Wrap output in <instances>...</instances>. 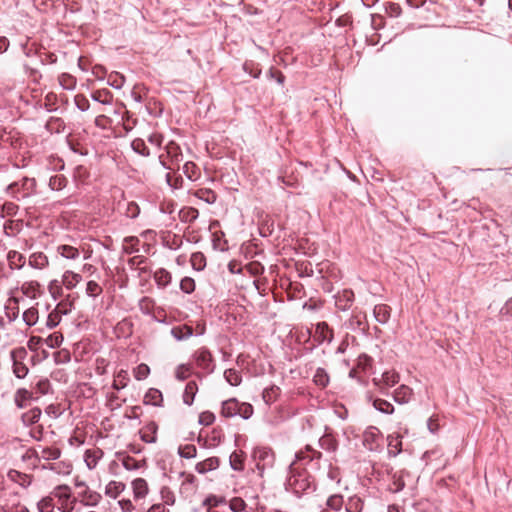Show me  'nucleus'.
<instances>
[{
  "label": "nucleus",
  "instance_id": "obj_1",
  "mask_svg": "<svg viewBox=\"0 0 512 512\" xmlns=\"http://www.w3.org/2000/svg\"><path fill=\"white\" fill-rule=\"evenodd\" d=\"M288 489L295 495L310 494L315 490V483L309 472L301 468L296 462L290 466V475L287 480Z\"/></svg>",
  "mask_w": 512,
  "mask_h": 512
},
{
  "label": "nucleus",
  "instance_id": "obj_2",
  "mask_svg": "<svg viewBox=\"0 0 512 512\" xmlns=\"http://www.w3.org/2000/svg\"><path fill=\"white\" fill-rule=\"evenodd\" d=\"M254 413L253 406L248 402H240L237 398H229L222 402L220 415L224 418L240 416L249 419Z\"/></svg>",
  "mask_w": 512,
  "mask_h": 512
},
{
  "label": "nucleus",
  "instance_id": "obj_3",
  "mask_svg": "<svg viewBox=\"0 0 512 512\" xmlns=\"http://www.w3.org/2000/svg\"><path fill=\"white\" fill-rule=\"evenodd\" d=\"M51 494L54 496L57 507L61 512H73L78 498L73 495L69 486L59 485L53 489Z\"/></svg>",
  "mask_w": 512,
  "mask_h": 512
},
{
  "label": "nucleus",
  "instance_id": "obj_4",
  "mask_svg": "<svg viewBox=\"0 0 512 512\" xmlns=\"http://www.w3.org/2000/svg\"><path fill=\"white\" fill-rule=\"evenodd\" d=\"M182 160V151L180 146L170 141L165 146V153L159 155V161L166 169L174 171L179 169V163Z\"/></svg>",
  "mask_w": 512,
  "mask_h": 512
},
{
  "label": "nucleus",
  "instance_id": "obj_5",
  "mask_svg": "<svg viewBox=\"0 0 512 512\" xmlns=\"http://www.w3.org/2000/svg\"><path fill=\"white\" fill-rule=\"evenodd\" d=\"M42 411L40 408L35 407L25 412L21 416V420L25 426L31 427L30 435L35 440H41L44 434V427L42 424H39V420L41 418Z\"/></svg>",
  "mask_w": 512,
  "mask_h": 512
},
{
  "label": "nucleus",
  "instance_id": "obj_6",
  "mask_svg": "<svg viewBox=\"0 0 512 512\" xmlns=\"http://www.w3.org/2000/svg\"><path fill=\"white\" fill-rule=\"evenodd\" d=\"M36 188V181L33 178L24 177L8 185L7 193L14 198L28 197Z\"/></svg>",
  "mask_w": 512,
  "mask_h": 512
},
{
  "label": "nucleus",
  "instance_id": "obj_7",
  "mask_svg": "<svg viewBox=\"0 0 512 512\" xmlns=\"http://www.w3.org/2000/svg\"><path fill=\"white\" fill-rule=\"evenodd\" d=\"M27 356L28 353L24 347L15 348L10 353L13 374L19 379L24 378L29 372V369L24 362Z\"/></svg>",
  "mask_w": 512,
  "mask_h": 512
},
{
  "label": "nucleus",
  "instance_id": "obj_8",
  "mask_svg": "<svg viewBox=\"0 0 512 512\" xmlns=\"http://www.w3.org/2000/svg\"><path fill=\"white\" fill-rule=\"evenodd\" d=\"M77 486L81 488V490L77 493L78 500L85 506H96L102 499V496L96 492L91 490L84 483H78Z\"/></svg>",
  "mask_w": 512,
  "mask_h": 512
},
{
  "label": "nucleus",
  "instance_id": "obj_9",
  "mask_svg": "<svg viewBox=\"0 0 512 512\" xmlns=\"http://www.w3.org/2000/svg\"><path fill=\"white\" fill-rule=\"evenodd\" d=\"M194 359L196 362V365L200 368L205 370L207 373H212L214 371V363H213V357L210 351L206 348H200L198 349L194 354Z\"/></svg>",
  "mask_w": 512,
  "mask_h": 512
},
{
  "label": "nucleus",
  "instance_id": "obj_10",
  "mask_svg": "<svg viewBox=\"0 0 512 512\" xmlns=\"http://www.w3.org/2000/svg\"><path fill=\"white\" fill-rule=\"evenodd\" d=\"M373 382L381 390L388 389L399 382V374L395 371L384 372L381 378H374Z\"/></svg>",
  "mask_w": 512,
  "mask_h": 512
},
{
  "label": "nucleus",
  "instance_id": "obj_11",
  "mask_svg": "<svg viewBox=\"0 0 512 512\" xmlns=\"http://www.w3.org/2000/svg\"><path fill=\"white\" fill-rule=\"evenodd\" d=\"M158 425L155 421H149L140 430L139 435L142 441L154 443L157 439Z\"/></svg>",
  "mask_w": 512,
  "mask_h": 512
},
{
  "label": "nucleus",
  "instance_id": "obj_12",
  "mask_svg": "<svg viewBox=\"0 0 512 512\" xmlns=\"http://www.w3.org/2000/svg\"><path fill=\"white\" fill-rule=\"evenodd\" d=\"M225 504V498L215 495H209L203 501V506L206 508V512H226L224 509Z\"/></svg>",
  "mask_w": 512,
  "mask_h": 512
},
{
  "label": "nucleus",
  "instance_id": "obj_13",
  "mask_svg": "<svg viewBox=\"0 0 512 512\" xmlns=\"http://www.w3.org/2000/svg\"><path fill=\"white\" fill-rule=\"evenodd\" d=\"M380 438V431L375 427H370L363 434V443L368 449L374 450L379 446Z\"/></svg>",
  "mask_w": 512,
  "mask_h": 512
},
{
  "label": "nucleus",
  "instance_id": "obj_14",
  "mask_svg": "<svg viewBox=\"0 0 512 512\" xmlns=\"http://www.w3.org/2000/svg\"><path fill=\"white\" fill-rule=\"evenodd\" d=\"M333 338V331L326 322H320L316 325L314 339L318 342L331 341Z\"/></svg>",
  "mask_w": 512,
  "mask_h": 512
},
{
  "label": "nucleus",
  "instance_id": "obj_15",
  "mask_svg": "<svg viewBox=\"0 0 512 512\" xmlns=\"http://www.w3.org/2000/svg\"><path fill=\"white\" fill-rule=\"evenodd\" d=\"M354 301V292L345 289L336 296V306L341 310H347Z\"/></svg>",
  "mask_w": 512,
  "mask_h": 512
},
{
  "label": "nucleus",
  "instance_id": "obj_16",
  "mask_svg": "<svg viewBox=\"0 0 512 512\" xmlns=\"http://www.w3.org/2000/svg\"><path fill=\"white\" fill-rule=\"evenodd\" d=\"M104 453L99 448H93L86 450L84 454V460L89 469H94L98 461L103 457Z\"/></svg>",
  "mask_w": 512,
  "mask_h": 512
},
{
  "label": "nucleus",
  "instance_id": "obj_17",
  "mask_svg": "<svg viewBox=\"0 0 512 512\" xmlns=\"http://www.w3.org/2000/svg\"><path fill=\"white\" fill-rule=\"evenodd\" d=\"M220 460L217 457H209L196 464L195 470L200 474H205L219 467Z\"/></svg>",
  "mask_w": 512,
  "mask_h": 512
},
{
  "label": "nucleus",
  "instance_id": "obj_18",
  "mask_svg": "<svg viewBox=\"0 0 512 512\" xmlns=\"http://www.w3.org/2000/svg\"><path fill=\"white\" fill-rule=\"evenodd\" d=\"M132 489L135 499H142L144 498L148 492L149 487L145 479L143 478H137L132 481Z\"/></svg>",
  "mask_w": 512,
  "mask_h": 512
},
{
  "label": "nucleus",
  "instance_id": "obj_19",
  "mask_svg": "<svg viewBox=\"0 0 512 512\" xmlns=\"http://www.w3.org/2000/svg\"><path fill=\"white\" fill-rule=\"evenodd\" d=\"M408 475V473L404 470H400L392 474L391 484H389V490L393 493H397L401 491L405 486L404 477Z\"/></svg>",
  "mask_w": 512,
  "mask_h": 512
},
{
  "label": "nucleus",
  "instance_id": "obj_20",
  "mask_svg": "<svg viewBox=\"0 0 512 512\" xmlns=\"http://www.w3.org/2000/svg\"><path fill=\"white\" fill-rule=\"evenodd\" d=\"M36 456L43 460H56L61 455V450L57 447H41L40 451L34 450Z\"/></svg>",
  "mask_w": 512,
  "mask_h": 512
},
{
  "label": "nucleus",
  "instance_id": "obj_21",
  "mask_svg": "<svg viewBox=\"0 0 512 512\" xmlns=\"http://www.w3.org/2000/svg\"><path fill=\"white\" fill-rule=\"evenodd\" d=\"M22 293L32 299H35L41 293V285L37 281H27L21 286Z\"/></svg>",
  "mask_w": 512,
  "mask_h": 512
},
{
  "label": "nucleus",
  "instance_id": "obj_22",
  "mask_svg": "<svg viewBox=\"0 0 512 512\" xmlns=\"http://www.w3.org/2000/svg\"><path fill=\"white\" fill-rule=\"evenodd\" d=\"M413 395L412 389L406 385L399 386L395 391L393 398L399 404L408 403Z\"/></svg>",
  "mask_w": 512,
  "mask_h": 512
},
{
  "label": "nucleus",
  "instance_id": "obj_23",
  "mask_svg": "<svg viewBox=\"0 0 512 512\" xmlns=\"http://www.w3.org/2000/svg\"><path fill=\"white\" fill-rule=\"evenodd\" d=\"M126 488V485L120 481H110L105 487V495L116 499Z\"/></svg>",
  "mask_w": 512,
  "mask_h": 512
},
{
  "label": "nucleus",
  "instance_id": "obj_24",
  "mask_svg": "<svg viewBox=\"0 0 512 512\" xmlns=\"http://www.w3.org/2000/svg\"><path fill=\"white\" fill-rule=\"evenodd\" d=\"M373 314L379 323L384 324L390 318L391 308L386 304H378L374 307Z\"/></svg>",
  "mask_w": 512,
  "mask_h": 512
},
{
  "label": "nucleus",
  "instance_id": "obj_25",
  "mask_svg": "<svg viewBox=\"0 0 512 512\" xmlns=\"http://www.w3.org/2000/svg\"><path fill=\"white\" fill-rule=\"evenodd\" d=\"M7 261L11 269H20L24 266L26 259L18 251L11 250L7 254Z\"/></svg>",
  "mask_w": 512,
  "mask_h": 512
},
{
  "label": "nucleus",
  "instance_id": "obj_26",
  "mask_svg": "<svg viewBox=\"0 0 512 512\" xmlns=\"http://www.w3.org/2000/svg\"><path fill=\"white\" fill-rule=\"evenodd\" d=\"M32 399H34V392L25 388L18 389L14 395V402L19 408H23L25 403Z\"/></svg>",
  "mask_w": 512,
  "mask_h": 512
},
{
  "label": "nucleus",
  "instance_id": "obj_27",
  "mask_svg": "<svg viewBox=\"0 0 512 512\" xmlns=\"http://www.w3.org/2000/svg\"><path fill=\"white\" fill-rule=\"evenodd\" d=\"M49 264L48 257L42 252H35L29 257V265L36 269H43Z\"/></svg>",
  "mask_w": 512,
  "mask_h": 512
},
{
  "label": "nucleus",
  "instance_id": "obj_28",
  "mask_svg": "<svg viewBox=\"0 0 512 512\" xmlns=\"http://www.w3.org/2000/svg\"><path fill=\"white\" fill-rule=\"evenodd\" d=\"M349 325L354 330L365 331L367 328L366 314L364 312L353 314L349 320Z\"/></svg>",
  "mask_w": 512,
  "mask_h": 512
},
{
  "label": "nucleus",
  "instance_id": "obj_29",
  "mask_svg": "<svg viewBox=\"0 0 512 512\" xmlns=\"http://www.w3.org/2000/svg\"><path fill=\"white\" fill-rule=\"evenodd\" d=\"M198 392V386L195 381H189L186 384L184 393H183V402L187 405H192L195 399V396Z\"/></svg>",
  "mask_w": 512,
  "mask_h": 512
},
{
  "label": "nucleus",
  "instance_id": "obj_30",
  "mask_svg": "<svg viewBox=\"0 0 512 512\" xmlns=\"http://www.w3.org/2000/svg\"><path fill=\"white\" fill-rule=\"evenodd\" d=\"M184 175L192 180L196 181L201 176L200 168L192 161H187L183 166Z\"/></svg>",
  "mask_w": 512,
  "mask_h": 512
},
{
  "label": "nucleus",
  "instance_id": "obj_31",
  "mask_svg": "<svg viewBox=\"0 0 512 512\" xmlns=\"http://www.w3.org/2000/svg\"><path fill=\"white\" fill-rule=\"evenodd\" d=\"M280 392L281 390L278 386L271 385L263 390L262 398L266 404L270 405L278 399Z\"/></svg>",
  "mask_w": 512,
  "mask_h": 512
},
{
  "label": "nucleus",
  "instance_id": "obj_32",
  "mask_svg": "<svg viewBox=\"0 0 512 512\" xmlns=\"http://www.w3.org/2000/svg\"><path fill=\"white\" fill-rule=\"evenodd\" d=\"M154 280L158 286L166 287L170 284L172 275L166 269L160 268L154 273Z\"/></svg>",
  "mask_w": 512,
  "mask_h": 512
},
{
  "label": "nucleus",
  "instance_id": "obj_33",
  "mask_svg": "<svg viewBox=\"0 0 512 512\" xmlns=\"http://www.w3.org/2000/svg\"><path fill=\"white\" fill-rule=\"evenodd\" d=\"M81 275L72 271H66L62 277V283L67 289H73L80 281Z\"/></svg>",
  "mask_w": 512,
  "mask_h": 512
},
{
  "label": "nucleus",
  "instance_id": "obj_34",
  "mask_svg": "<svg viewBox=\"0 0 512 512\" xmlns=\"http://www.w3.org/2000/svg\"><path fill=\"white\" fill-rule=\"evenodd\" d=\"M22 227L23 222L21 220H8L4 223L3 229L6 235L14 236L22 230Z\"/></svg>",
  "mask_w": 512,
  "mask_h": 512
},
{
  "label": "nucleus",
  "instance_id": "obj_35",
  "mask_svg": "<svg viewBox=\"0 0 512 512\" xmlns=\"http://www.w3.org/2000/svg\"><path fill=\"white\" fill-rule=\"evenodd\" d=\"M57 253L66 259H76L79 257V250L71 245H59Z\"/></svg>",
  "mask_w": 512,
  "mask_h": 512
},
{
  "label": "nucleus",
  "instance_id": "obj_36",
  "mask_svg": "<svg viewBox=\"0 0 512 512\" xmlns=\"http://www.w3.org/2000/svg\"><path fill=\"white\" fill-rule=\"evenodd\" d=\"M128 381H129V375H128L127 370L121 369L115 375L112 387L116 390L123 389L127 386Z\"/></svg>",
  "mask_w": 512,
  "mask_h": 512
},
{
  "label": "nucleus",
  "instance_id": "obj_37",
  "mask_svg": "<svg viewBox=\"0 0 512 512\" xmlns=\"http://www.w3.org/2000/svg\"><path fill=\"white\" fill-rule=\"evenodd\" d=\"M388 448L389 453L396 456L402 451V441L400 435H389L388 436Z\"/></svg>",
  "mask_w": 512,
  "mask_h": 512
},
{
  "label": "nucleus",
  "instance_id": "obj_38",
  "mask_svg": "<svg viewBox=\"0 0 512 512\" xmlns=\"http://www.w3.org/2000/svg\"><path fill=\"white\" fill-rule=\"evenodd\" d=\"M163 401L162 393L158 389L151 388L144 396V402L152 405H160Z\"/></svg>",
  "mask_w": 512,
  "mask_h": 512
},
{
  "label": "nucleus",
  "instance_id": "obj_39",
  "mask_svg": "<svg viewBox=\"0 0 512 512\" xmlns=\"http://www.w3.org/2000/svg\"><path fill=\"white\" fill-rule=\"evenodd\" d=\"M171 334L177 340L187 339L188 337H190L193 334V328L188 325L174 327L171 330Z\"/></svg>",
  "mask_w": 512,
  "mask_h": 512
},
{
  "label": "nucleus",
  "instance_id": "obj_40",
  "mask_svg": "<svg viewBox=\"0 0 512 512\" xmlns=\"http://www.w3.org/2000/svg\"><path fill=\"white\" fill-rule=\"evenodd\" d=\"M92 98L102 104H110L113 100V95L107 89H100L93 92Z\"/></svg>",
  "mask_w": 512,
  "mask_h": 512
},
{
  "label": "nucleus",
  "instance_id": "obj_41",
  "mask_svg": "<svg viewBox=\"0 0 512 512\" xmlns=\"http://www.w3.org/2000/svg\"><path fill=\"white\" fill-rule=\"evenodd\" d=\"M192 374V366L190 364H180L175 368L174 375L176 379L184 381Z\"/></svg>",
  "mask_w": 512,
  "mask_h": 512
},
{
  "label": "nucleus",
  "instance_id": "obj_42",
  "mask_svg": "<svg viewBox=\"0 0 512 512\" xmlns=\"http://www.w3.org/2000/svg\"><path fill=\"white\" fill-rule=\"evenodd\" d=\"M139 239L134 236L126 237L123 241V251L127 254L138 252Z\"/></svg>",
  "mask_w": 512,
  "mask_h": 512
},
{
  "label": "nucleus",
  "instance_id": "obj_43",
  "mask_svg": "<svg viewBox=\"0 0 512 512\" xmlns=\"http://www.w3.org/2000/svg\"><path fill=\"white\" fill-rule=\"evenodd\" d=\"M226 381L232 386H238L242 382V376L239 371L235 369H227L224 372Z\"/></svg>",
  "mask_w": 512,
  "mask_h": 512
},
{
  "label": "nucleus",
  "instance_id": "obj_44",
  "mask_svg": "<svg viewBox=\"0 0 512 512\" xmlns=\"http://www.w3.org/2000/svg\"><path fill=\"white\" fill-rule=\"evenodd\" d=\"M230 465L234 470L241 471L244 468V454L243 452L234 451L230 455Z\"/></svg>",
  "mask_w": 512,
  "mask_h": 512
},
{
  "label": "nucleus",
  "instance_id": "obj_45",
  "mask_svg": "<svg viewBox=\"0 0 512 512\" xmlns=\"http://www.w3.org/2000/svg\"><path fill=\"white\" fill-rule=\"evenodd\" d=\"M59 84L67 90H72L76 86V78L68 73H62L58 77Z\"/></svg>",
  "mask_w": 512,
  "mask_h": 512
},
{
  "label": "nucleus",
  "instance_id": "obj_46",
  "mask_svg": "<svg viewBox=\"0 0 512 512\" xmlns=\"http://www.w3.org/2000/svg\"><path fill=\"white\" fill-rule=\"evenodd\" d=\"M363 509V501L358 496H352L348 499L346 504L347 512H361Z\"/></svg>",
  "mask_w": 512,
  "mask_h": 512
},
{
  "label": "nucleus",
  "instance_id": "obj_47",
  "mask_svg": "<svg viewBox=\"0 0 512 512\" xmlns=\"http://www.w3.org/2000/svg\"><path fill=\"white\" fill-rule=\"evenodd\" d=\"M54 496L51 494V496H47L42 498L38 502V509L40 512H53L55 503H54Z\"/></svg>",
  "mask_w": 512,
  "mask_h": 512
},
{
  "label": "nucleus",
  "instance_id": "obj_48",
  "mask_svg": "<svg viewBox=\"0 0 512 512\" xmlns=\"http://www.w3.org/2000/svg\"><path fill=\"white\" fill-rule=\"evenodd\" d=\"M313 381L318 386L326 387L329 383V376L323 368H318L314 374Z\"/></svg>",
  "mask_w": 512,
  "mask_h": 512
},
{
  "label": "nucleus",
  "instance_id": "obj_49",
  "mask_svg": "<svg viewBox=\"0 0 512 512\" xmlns=\"http://www.w3.org/2000/svg\"><path fill=\"white\" fill-rule=\"evenodd\" d=\"M373 406L386 414H392L394 412V406L387 400L384 399H375L373 402Z\"/></svg>",
  "mask_w": 512,
  "mask_h": 512
},
{
  "label": "nucleus",
  "instance_id": "obj_50",
  "mask_svg": "<svg viewBox=\"0 0 512 512\" xmlns=\"http://www.w3.org/2000/svg\"><path fill=\"white\" fill-rule=\"evenodd\" d=\"M182 488H190V489H196L197 488V478L192 473L182 472Z\"/></svg>",
  "mask_w": 512,
  "mask_h": 512
},
{
  "label": "nucleus",
  "instance_id": "obj_51",
  "mask_svg": "<svg viewBox=\"0 0 512 512\" xmlns=\"http://www.w3.org/2000/svg\"><path fill=\"white\" fill-rule=\"evenodd\" d=\"M178 453L183 458L191 459V458L196 457L197 448L193 444H186L184 446L179 447Z\"/></svg>",
  "mask_w": 512,
  "mask_h": 512
},
{
  "label": "nucleus",
  "instance_id": "obj_52",
  "mask_svg": "<svg viewBox=\"0 0 512 512\" xmlns=\"http://www.w3.org/2000/svg\"><path fill=\"white\" fill-rule=\"evenodd\" d=\"M198 215V210L192 207L184 208L180 211V218L184 222H193L197 219Z\"/></svg>",
  "mask_w": 512,
  "mask_h": 512
},
{
  "label": "nucleus",
  "instance_id": "obj_53",
  "mask_svg": "<svg viewBox=\"0 0 512 512\" xmlns=\"http://www.w3.org/2000/svg\"><path fill=\"white\" fill-rule=\"evenodd\" d=\"M23 320L28 326L36 324L38 321V309L31 307L23 313Z\"/></svg>",
  "mask_w": 512,
  "mask_h": 512
},
{
  "label": "nucleus",
  "instance_id": "obj_54",
  "mask_svg": "<svg viewBox=\"0 0 512 512\" xmlns=\"http://www.w3.org/2000/svg\"><path fill=\"white\" fill-rule=\"evenodd\" d=\"M67 185V179L63 175H55L50 178L49 186L52 190H61Z\"/></svg>",
  "mask_w": 512,
  "mask_h": 512
},
{
  "label": "nucleus",
  "instance_id": "obj_55",
  "mask_svg": "<svg viewBox=\"0 0 512 512\" xmlns=\"http://www.w3.org/2000/svg\"><path fill=\"white\" fill-rule=\"evenodd\" d=\"M190 262L192 267L196 270H202L206 265L205 257L201 252L193 253Z\"/></svg>",
  "mask_w": 512,
  "mask_h": 512
},
{
  "label": "nucleus",
  "instance_id": "obj_56",
  "mask_svg": "<svg viewBox=\"0 0 512 512\" xmlns=\"http://www.w3.org/2000/svg\"><path fill=\"white\" fill-rule=\"evenodd\" d=\"M244 269L252 276H258L263 273L264 267L258 261H251L245 265Z\"/></svg>",
  "mask_w": 512,
  "mask_h": 512
},
{
  "label": "nucleus",
  "instance_id": "obj_57",
  "mask_svg": "<svg viewBox=\"0 0 512 512\" xmlns=\"http://www.w3.org/2000/svg\"><path fill=\"white\" fill-rule=\"evenodd\" d=\"M327 506L334 511H339L343 506V497L338 494L330 496L327 500Z\"/></svg>",
  "mask_w": 512,
  "mask_h": 512
},
{
  "label": "nucleus",
  "instance_id": "obj_58",
  "mask_svg": "<svg viewBox=\"0 0 512 512\" xmlns=\"http://www.w3.org/2000/svg\"><path fill=\"white\" fill-rule=\"evenodd\" d=\"M125 216L128 218L134 219L140 214V208L138 204L134 201L127 202L126 208L124 210Z\"/></svg>",
  "mask_w": 512,
  "mask_h": 512
},
{
  "label": "nucleus",
  "instance_id": "obj_59",
  "mask_svg": "<svg viewBox=\"0 0 512 512\" xmlns=\"http://www.w3.org/2000/svg\"><path fill=\"white\" fill-rule=\"evenodd\" d=\"M131 146L135 152L143 156H148L150 154L148 148L145 145V142L140 138L134 139L131 143Z\"/></svg>",
  "mask_w": 512,
  "mask_h": 512
},
{
  "label": "nucleus",
  "instance_id": "obj_60",
  "mask_svg": "<svg viewBox=\"0 0 512 512\" xmlns=\"http://www.w3.org/2000/svg\"><path fill=\"white\" fill-rule=\"evenodd\" d=\"M150 373V368L147 364L141 363L139 364L133 371L134 377L137 380H143L148 377Z\"/></svg>",
  "mask_w": 512,
  "mask_h": 512
},
{
  "label": "nucleus",
  "instance_id": "obj_61",
  "mask_svg": "<svg viewBox=\"0 0 512 512\" xmlns=\"http://www.w3.org/2000/svg\"><path fill=\"white\" fill-rule=\"evenodd\" d=\"M195 286V281L191 277H184L180 281V289L187 294L192 293L195 290Z\"/></svg>",
  "mask_w": 512,
  "mask_h": 512
},
{
  "label": "nucleus",
  "instance_id": "obj_62",
  "mask_svg": "<svg viewBox=\"0 0 512 512\" xmlns=\"http://www.w3.org/2000/svg\"><path fill=\"white\" fill-rule=\"evenodd\" d=\"M385 11L390 17H399L402 13V8L398 3L388 2L386 4Z\"/></svg>",
  "mask_w": 512,
  "mask_h": 512
},
{
  "label": "nucleus",
  "instance_id": "obj_63",
  "mask_svg": "<svg viewBox=\"0 0 512 512\" xmlns=\"http://www.w3.org/2000/svg\"><path fill=\"white\" fill-rule=\"evenodd\" d=\"M215 421V415L211 411H203L199 415V423L203 426H210Z\"/></svg>",
  "mask_w": 512,
  "mask_h": 512
},
{
  "label": "nucleus",
  "instance_id": "obj_64",
  "mask_svg": "<svg viewBox=\"0 0 512 512\" xmlns=\"http://www.w3.org/2000/svg\"><path fill=\"white\" fill-rule=\"evenodd\" d=\"M246 503L245 501L240 497H234L229 501V508L233 512H241L245 509Z\"/></svg>",
  "mask_w": 512,
  "mask_h": 512
}]
</instances>
